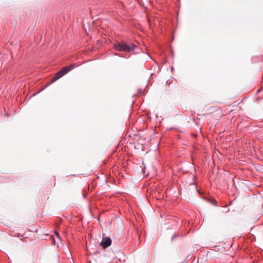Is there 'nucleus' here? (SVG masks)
<instances>
[{
	"mask_svg": "<svg viewBox=\"0 0 263 263\" xmlns=\"http://www.w3.org/2000/svg\"><path fill=\"white\" fill-rule=\"evenodd\" d=\"M78 65L75 63L72 64L70 65L63 67L60 71H59L51 79L49 84L54 83L57 80L61 78L62 77L67 73L68 72L77 67Z\"/></svg>",
	"mask_w": 263,
	"mask_h": 263,
	"instance_id": "nucleus-1",
	"label": "nucleus"
},
{
	"mask_svg": "<svg viewBox=\"0 0 263 263\" xmlns=\"http://www.w3.org/2000/svg\"><path fill=\"white\" fill-rule=\"evenodd\" d=\"M114 48L118 51L130 52L134 51L136 48V46L132 44L129 45L125 43L120 44L119 42H117L115 44Z\"/></svg>",
	"mask_w": 263,
	"mask_h": 263,
	"instance_id": "nucleus-2",
	"label": "nucleus"
},
{
	"mask_svg": "<svg viewBox=\"0 0 263 263\" xmlns=\"http://www.w3.org/2000/svg\"><path fill=\"white\" fill-rule=\"evenodd\" d=\"M111 243V240L109 237H105L103 238L102 241L100 242V245L104 248H106L110 246Z\"/></svg>",
	"mask_w": 263,
	"mask_h": 263,
	"instance_id": "nucleus-3",
	"label": "nucleus"
},
{
	"mask_svg": "<svg viewBox=\"0 0 263 263\" xmlns=\"http://www.w3.org/2000/svg\"><path fill=\"white\" fill-rule=\"evenodd\" d=\"M54 233H55V234L56 235L57 237L58 238H60V235H59V233H58L57 231H55V232H54Z\"/></svg>",
	"mask_w": 263,
	"mask_h": 263,
	"instance_id": "nucleus-4",
	"label": "nucleus"
}]
</instances>
